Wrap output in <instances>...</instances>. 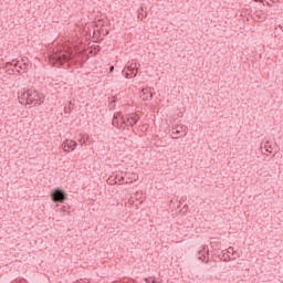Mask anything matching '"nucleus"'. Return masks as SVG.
<instances>
[{"mask_svg": "<svg viewBox=\"0 0 283 283\" xmlns=\"http://www.w3.org/2000/svg\"><path fill=\"white\" fill-rule=\"evenodd\" d=\"M19 102L21 105H30L31 107H36V105H43L45 101V96L43 93H39L35 90H28L27 92H22L19 96Z\"/></svg>", "mask_w": 283, "mask_h": 283, "instance_id": "f257e3e1", "label": "nucleus"}, {"mask_svg": "<svg viewBox=\"0 0 283 283\" xmlns=\"http://www.w3.org/2000/svg\"><path fill=\"white\" fill-rule=\"evenodd\" d=\"M106 182L107 185H118V180H116V177H114V174L108 177Z\"/></svg>", "mask_w": 283, "mask_h": 283, "instance_id": "9b49d317", "label": "nucleus"}, {"mask_svg": "<svg viewBox=\"0 0 283 283\" xmlns=\"http://www.w3.org/2000/svg\"><path fill=\"white\" fill-rule=\"evenodd\" d=\"M143 12H145V7L138 9V19H140V13L143 14Z\"/></svg>", "mask_w": 283, "mask_h": 283, "instance_id": "4468645a", "label": "nucleus"}, {"mask_svg": "<svg viewBox=\"0 0 283 283\" xmlns=\"http://www.w3.org/2000/svg\"><path fill=\"white\" fill-rule=\"evenodd\" d=\"M117 182H125V177L122 176V177L117 180Z\"/></svg>", "mask_w": 283, "mask_h": 283, "instance_id": "dca6fc26", "label": "nucleus"}, {"mask_svg": "<svg viewBox=\"0 0 283 283\" xmlns=\"http://www.w3.org/2000/svg\"><path fill=\"white\" fill-rule=\"evenodd\" d=\"M154 95L151 94V88L142 90V94H140L142 101H151Z\"/></svg>", "mask_w": 283, "mask_h": 283, "instance_id": "0eeeda50", "label": "nucleus"}, {"mask_svg": "<svg viewBox=\"0 0 283 283\" xmlns=\"http://www.w3.org/2000/svg\"><path fill=\"white\" fill-rule=\"evenodd\" d=\"M145 17H147V13H140V18H138V19H143V18H145Z\"/></svg>", "mask_w": 283, "mask_h": 283, "instance_id": "f3484780", "label": "nucleus"}, {"mask_svg": "<svg viewBox=\"0 0 283 283\" xmlns=\"http://www.w3.org/2000/svg\"><path fill=\"white\" fill-rule=\"evenodd\" d=\"M232 255H235V251L232 252Z\"/></svg>", "mask_w": 283, "mask_h": 283, "instance_id": "b1692460", "label": "nucleus"}, {"mask_svg": "<svg viewBox=\"0 0 283 283\" xmlns=\"http://www.w3.org/2000/svg\"><path fill=\"white\" fill-rule=\"evenodd\" d=\"M129 182H133V180H130V181H126V185H129Z\"/></svg>", "mask_w": 283, "mask_h": 283, "instance_id": "5701e85b", "label": "nucleus"}, {"mask_svg": "<svg viewBox=\"0 0 283 283\" xmlns=\"http://www.w3.org/2000/svg\"><path fill=\"white\" fill-rule=\"evenodd\" d=\"M233 251V247L228 248V253H231Z\"/></svg>", "mask_w": 283, "mask_h": 283, "instance_id": "6ab92c4d", "label": "nucleus"}, {"mask_svg": "<svg viewBox=\"0 0 283 283\" xmlns=\"http://www.w3.org/2000/svg\"><path fill=\"white\" fill-rule=\"evenodd\" d=\"M109 72H111V73L114 72V65H111V66H109Z\"/></svg>", "mask_w": 283, "mask_h": 283, "instance_id": "a211bd4d", "label": "nucleus"}, {"mask_svg": "<svg viewBox=\"0 0 283 283\" xmlns=\"http://www.w3.org/2000/svg\"><path fill=\"white\" fill-rule=\"evenodd\" d=\"M51 200H53V202H63L64 200H67V192L61 188H56L51 193Z\"/></svg>", "mask_w": 283, "mask_h": 283, "instance_id": "7ed1b4c3", "label": "nucleus"}, {"mask_svg": "<svg viewBox=\"0 0 283 283\" xmlns=\"http://www.w3.org/2000/svg\"><path fill=\"white\" fill-rule=\"evenodd\" d=\"M128 72H130L132 74H134V76H136L138 74V69H135L133 66H128Z\"/></svg>", "mask_w": 283, "mask_h": 283, "instance_id": "f8f14e48", "label": "nucleus"}, {"mask_svg": "<svg viewBox=\"0 0 283 283\" xmlns=\"http://www.w3.org/2000/svg\"><path fill=\"white\" fill-rule=\"evenodd\" d=\"M120 118V119H119ZM113 126L114 127H120L123 124V117L120 116V113H116L113 117Z\"/></svg>", "mask_w": 283, "mask_h": 283, "instance_id": "1a4fd4ad", "label": "nucleus"}, {"mask_svg": "<svg viewBox=\"0 0 283 283\" xmlns=\"http://www.w3.org/2000/svg\"><path fill=\"white\" fill-rule=\"evenodd\" d=\"M145 282H146V283H156L155 280L151 281V277L145 279Z\"/></svg>", "mask_w": 283, "mask_h": 283, "instance_id": "2eb2a0df", "label": "nucleus"}, {"mask_svg": "<svg viewBox=\"0 0 283 283\" xmlns=\"http://www.w3.org/2000/svg\"><path fill=\"white\" fill-rule=\"evenodd\" d=\"M221 260H223V262H231V256L227 253H223Z\"/></svg>", "mask_w": 283, "mask_h": 283, "instance_id": "ddd939ff", "label": "nucleus"}, {"mask_svg": "<svg viewBox=\"0 0 283 283\" xmlns=\"http://www.w3.org/2000/svg\"><path fill=\"white\" fill-rule=\"evenodd\" d=\"M126 78H129V73H126Z\"/></svg>", "mask_w": 283, "mask_h": 283, "instance_id": "4be33fe9", "label": "nucleus"}, {"mask_svg": "<svg viewBox=\"0 0 283 283\" xmlns=\"http://www.w3.org/2000/svg\"><path fill=\"white\" fill-rule=\"evenodd\" d=\"M156 283V282H155ZM158 283H160V282H158Z\"/></svg>", "mask_w": 283, "mask_h": 283, "instance_id": "a878e982", "label": "nucleus"}, {"mask_svg": "<svg viewBox=\"0 0 283 283\" xmlns=\"http://www.w3.org/2000/svg\"><path fill=\"white\" fill-rule=\"evenodd\" d=\"M138 120H140V116H138V114H136V113L128 114L126 116V119L124 117H122V123L124 125H127V123H128V125L130 127H134V125H136V123H138Z\"/></svg>", "mask_w": 283, "mask_h": 283, "instance_id": "20e7f679", "label": "nucleus"}, {"mask_svg": "<svg viewBox=\"0 0 283 283\" xmlns=\"http://www.w3.org/2000/svg\"><path fill=\"white\" fill-rule=\"evenodd\" d=\"M114 177H116V180H118V178L120 177V175L116 174V175H114Z\"/></svg>", "mask_w": 283, "mask_h": 283, "instance_id": "aec40b11", "label": "nucleus"}, {"mask_svg": "<svg viewBox=\"0 0 283 283\" xmlns=\"http://www.w3.org/2000/svg\"><path fill=\"white\" fill-rule=\"evenodd\" d=\"M270 1H272V3H275V2H277V0H270Z\"/></svg>", "mask_w": 283, "mask_h": 283, "instance_id": "412c9836", "label": "nucleus"}, {"mask_svg": "<svg viewBox=\"0 0 283 283\" xmlns=\"http://www.w3.org/2000/svg\"><path fill=\"white\" fill-rule=\"evenodd\" d=\"M76 145H77L76 142L72 139H65L62 144V149L66 154H70V151H74V149H76Z\"/></svg>", "mask_w": 283, "mask_h": 283, "instance_id": "423d86ee", "label": "nucleus"}, {"mask_svg": "<svg viewBox=\"0 0 283 283\" xmlns=\"http://www.w3.org/2000/svg\"><path fill=\"white\" fill-rule=\"evenodd\" d=\"M198 260L209 264V245H203L202 249L198 251Z\"/></svg>", "mask_w": 283, "mask_h": 283, "instance_id": "39448f33", "label": "nucleus"}, {"mask_svg": "<svg viewBox=\"0 0 283 283\" xmlns=\"http://www.w3.org/2000/svg\"><path fill=\"white\" fill-rule=\"evenodd\" d=\"M172 138H178V136H175V137H172Z\"/></svg>", "mask_w": 283, "mask_h": 283, "instance_id": "393cba45", "label": "nucleus"}, {"mask_svg": "<svg viewBox=\"0 0 283 283\" xmlns=\"http://www.w3.org/2000/svg\"><path fill=\"white\" fill-rule=\"evenodd\" d=\"M22 63L18 61L15 63V67H19L20 70H28V66L30 65V61L28 60V57H23Z\"/></svg>", "mask_w": 283, "mask_h": 283, "instance_id": "9d476101", "label": "nucleus"}, {"mask_svg": "<svg viewBox=\"0 0 283 283\" xmlns=\"http://www.w3.org/2000/svg\"><path fill=\"white\" fill-rule=\"evenodd\" d=\"M187 132V126L185 125H176L172 127V135L180 136V134H185Z\"/></svg>", "mask_w": 283, "mask_h": 283, "instance_id": "6e6552de", "label": "nucleus"}, {"mask_svg": "<svg viewBox=\"0 0 283 283\" xmlns=\"http://www.w3.org/2000/svg\"><path fill=\"white\" fill-rule=\"evenodd\" d=\"M52 59L59 65H64L67 61H72V52L59 51L52 55Z\"/></svg>", "mask_w": 283, "mask_h": 283, "instance_id": "f03ea898", "label": "nucleus"}]
</instances>
